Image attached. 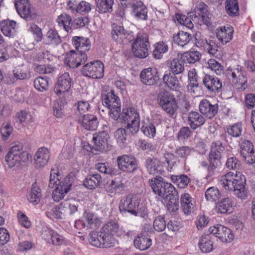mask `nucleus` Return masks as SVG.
Returning <instances> with one entry per match:
<instances>
[{
    "instance_id": "1",
    "label": "nucleus",
    "mask_w": 255,
    "mask_h": 255,
    "mask_svg": "<svg viewBox=\"0 0 255 255\" xmlns=\"http://www.w3.org/2000/svg\"><path fill=\"white\" fill-rule=\"evenodd\" d=\"M115 121L119 120L126 125V128L132 134L136 133L139 129L140 117L137 110L133 108H124L122 113L118 112Z\"/></svg>"
},
{
    "instance_id": "2",
    "label": "nucleus",
    "mask_w": 255,
    "mask_h": 255,
    "mask_svg": "<svg viewBox=\"0 0 255 255\" xmlns=\"http://www.w3.org/2000/svg\"><path fill=\"white\" fill-rule=\"evenodd\" d=\"M224 150V145L220 141H216L212 143L208 156L209 165L207 169V178L215 175L216 169L221 164V153Z\"/></svg>"
},
{
    "instance_id": "3",
    "label": "nucleus",
    "mask_w": 255,
    "mask_h": 255,
    "mask_svg": "<svg viewBox=\"0 0 255 255\" xmlns=\"http://www.w3.org/2000/svg\"><path fill=\"white\" fill-rule=\"evenodd\" d=\"M28 158V153L23 150L21 144L18 143L10 148L5 157V160L8 166L12 168L17 164L27 162Z\"/></svg>"
},
{
    "instance_id": "4",
    "label": "nucleus",
    "mask_w": 255,
    "mask_h": 255,
    "mask_svg": "<svg viewBox=\"0 0 255 255\" xmlns=\"http://www.w3.org/2000/svg\"><path fill=\"white\" fill-rule=\"evenodd\" d=\"M157 101L160 107L170 117H173L178 108L174 96L166 91H161L157 96Z\"/></svg>"
},
{
    "instance_id": "5",
    "label": "nucleus",
    "mask_w": 255,
    "mask_h": 255,
    "mask_svg": "<svg viewBox=\"0 0 255 255\" xmlns=\"http://www.w3.org/2000/svg\"><path fill=\"white\" fill-rule=\"evenodd\" d=\"M150 43L146 34H138L132 44V52L134 56L144 58L149 55Z\"/></svg>"
},
{
    "instance_id": "6",
    "label": "nucleus",
    "mask_w": 255,
    "mask_h": 255,
    "mask_svg": "<svg viewBox=\"0 0 255 255\" xmlns=\"http://www.w3.org/2000/svg\"><path fill=\"white\" fill-rule=\"evenodd\" d=\"M102 103L104 106L107 107L109 110V115L112 119H116L118 116V112H121V101L119 97L116 95L113 90L107 93L102 94Z\"/></svg>"
},
{
    "instance_id": "7",
    "label": "nucleus",
    "mask_w": 255,
    "mask_h": 255,
    "mask_svg": "<svg viewBox=\"0 0 255 255\" xmlns=\"http://www.w3.org/2000/svg\"><path fill=\"white\" fill-rule=\"evenodd\" d=\"M149 183L153 192L163 199H165L175 190L171 183L166 182L160 176L149 180Z\"/></svg>"
},
{
    "instance_id": "8",
    "label": "nucleus",
    "mask_w": 255,
    "mask_h": 255,
    "mask_svg": "<svg viewBox=\"0 0 255 255\" xmlns=\"http://www.w3.org/2000/svg\"><path fill=\"white\" fill-rule=\"evenodd\" d=\"M60 175L57 172H55L53 169L51 170L49 178V187L50 188H56L66 194L70 190L72 185V178L70 176H66L63 180L60 181Z\"/></svg>"
},
{
    "instance_id": "9",
    "label": "nucleus",
    "mask_w": 255,
    "mask_h": 255,
    "mask_svg": "<svg viewBox=\"0 0 255 255\" xmlns=\"http://www.w3.org/2000/svg\"><path fill=\"white\" fill-rule=\"evenodd\" d=\"M82 74L93 79H100L104 76V64L100 61H94L85 64L82 69Z\"/></svg>"
},
{
    "instance_id": "10",
    "label": "nucleus",
    "mask_w": 255,
    "mask_h": 255,
    "mask_svg": "<svg viewBox=\"0 0 255 255\" xmlns=\"http://www.w3.org/2000/svg\"><path fill=\"white\" fill-rule=\"evenodd\" d=\"M233 189L230 190L234 192V194L239 198L245 199L248 196V191L245 187L246 179L245 176L240 172H236V177L233 182Z\"/></svg>"
},
{
    "instance_id": "11",
    "label": "nucleus",
    "mask_w": 255,
    "mask_h": 255,
    "mask_svg": "<svg viewBox=\"0 0 255 255\" xmlns=\"http://www.w3.org/2000/svg\"><path fill=\"white\" fill-rule=\"evenodd\" d=\"M139 202L138 200L132 199L129 196L123 198L119 204V210L121 213L126 212L132 215H137Z\"/></svg>"
},
{
    "instance_id": "12",
    "label": "nucleus",
    "mask_w": 255,
    "mask_h": 255,
    "mask_svg": "<svg viewBox=\"0 0 255 255\" xmlns=\"http://www.w3.org/2000/svg\"><path fill=\"white\" fill-rule=\"evenodd\" d=\"M15 7L21 17L26 21L33 18V14L28 0H15Z\"/></svg>"
},
{
    "instance_id": "13",
    "label": "nucleus",
    "mask_w": 255,
    "mask_h": 255,
    "mask_svg": "<svg viewBox=\"0 0 255 255\" xmlns=\"http://www.w3.org/2000/svg\"><path fill=\"white\" fill-rule=\"evenodd\" d=\"M117 160L119 168L121 170L127 172H133L137 169V161L133 157L124 155L119 156Z\"/></svg>"
},
{
    "instance_id": "14",
    "label": "nucleus",
    "mask_w": 255,
    "mask_h": 255,
    "mask_svg": "<svg viewBox=\"0 0 255 255\" xmlns=\"http://www.w3.org/2000/svg\"><path fill=\"white\" fill-rule=\"evenodd\" d=\"M203 84L207 89L214 94L221 93L223 86L221 80L217 77L205 74L202 80Z\"/></svg>"
},
{
    "instance_id": "15",
    "label": "nucleus",
    "mask_w": 255,
    "mask_h": 255,
    "mask_svg": "<svg viewBox=\"0 0 255 255\" xmlns=\"http://www.w3.org/2000/svg\"><path fill=\"white\" fill-rule=\"evenodd\" d=\"M141 82L146 85L152 86L156 84L159 79V74L156 69L148 68L141 71L139 75Z\"/></svg>"
},
{
    "instance_id": "16",
    "label": "nucleus",
    "mask_w": 255,
    "mask_h": 255,
    "mask_svg": "<svg viewBox=\"0 0 255 255\" xmlns=\"http://www.w3.org/2000/svg\"><path fill=\"white\" fill-rule=\"evenodd\" d=\"M72 83V80L69 73L65 72L61 74L54 88L55 93L58 96H60L62 94L68 92L71 88Z\"/></svg>"
},
{
    "instance_id": "17",
    "label": "nucleus",
    "mask_w": 255,
    "mask_h": 255,
    "mask_svg": "<svg viewBox=\"0 0 255 255\" xmlns=\"http://www.w3.org/2000/svg\"><path fill=\"white\" fill-rule=\"evenodd\" d=\"M41 235L42 238L47 243L55 246L61 245L64 241L63 237L59 235L54 230L48 228H43L42 229Z\"/></svg>"
},
{
    "instance_id": "18",
    "label": "nucleus",
    "mask_w": 255,
    "mask_h": 255,
    "mask_svg": "<svg viewBox=\"0 0 255 255\" xmlns=\"http://www.w3.org/2000/svg\"><path fill=\"white\" fill-rule=\"evenodd\" d=\"M193 14L197 19H201L204 24L211 25L209 20L210 12L208 5L203 2H198L194 8Z\"/></svg>"
},
{
    "instance_id": "19",
    "label": "nucleus",
    "mask_w": 255,
    "mask_h": 255,
    "mask_svg": "<svg viewBox=\"0 0 255 255\" xmlns=\"http://www.w3.org/2000/svg\"><path fill=\"white\" fill-rule=\"evenodd\" d=\"M199 109L202 115L211 119L218 113V104H212L208 100L203 99L199 104Z\"/></svg>"
},
{
    "instance_id": "20",
    "label": "nucleus",
    "mask_w": 255,
    "mask_h": 255,
    "mask_svg": "<svg viewBox=\"0 0 255 255\" xmlns=\"http://www.w3.org/2000/svg\"><path fill=\"white\" fill-rule=\"evenodd\" d=\"M144 164L150 174L155 175L158 177V175L162 174L164 172L163 166L160 161L157 158L148 157L146 159Z\"/></svg>"
},
{
    "instance_id": "21",
    "label": "nucleus",
    "mask_w": 255,
    "mask_h": 255,
    "mask_svg": "<svg viewBox=\"0 0 255 255\" xmlns=\"http://www.w3.org/2000/svg\"><path fill=\"white\" fill-rule=\"evenodd\" d=\"M77 121L83 128L89 130H96L99 125L97 117L93 115H83L79 117Z\"/></svg>"
},
{
    "instance_id": "22",
    "label": "nucleus",
    "mask_w": 255,
    "mask_h": 255,
    "mask_svg": "<svg viewBox=\"0 0 255 255\" xmlns=\"http://www.w3.org/2000/svg\"><path fill=\"white\" fill-rule=\"evenodd\" d=\"M125 184L119 178H115L110 182H108L105 186L107 192L111 197L120 194L125 190Z\"/></svg>"
},
{
    "instance_id": "23",
    "label": "nucleus",
    "mask_w": 255,
    "mask_h": 255,
    "mask_svg": "<svg viewBox=\"0 0 255 255\" xmlns=\"http://www.w3.org/2000/svg\"><path fill=\"white\" fill-rule=\"evenodd\" d=\"M109 137V134L105 131L94 134L92 139L94 142L92 149L99 151H103L107 145Z\"/></svg>"
},
{
    "instance_id": "24",
    "label": "nucleus",
    "mask_w": 255,
    "mask_h": 255,
    "mask_svg": "<svg viewBox=\"0 0 255 255\" xmlns=\"http://www.w3.org/2000/svg\"><path fill=\"white\" fill-rule=\"evenodd\" d=\"M233 27L231 26L221 27L217 29L216 37L220 42L224 45L233 38Z\"/></svg>"
},
{
    "instance_id": "25",
    "label": "nucleus",
    "mask_w": 255,
    "mask_h": 255,
    "mask_svg": "<svg viewBox=\"0 0 255 255\" xmlns=\"http://www.w3.org/2000/svg\"><path fill=\"white\" fill-rule=\"evenodd\" d=\"M80 204L79 200L69 199L62 201L60 203V209L65 216L71 215L78 211Z\"/></svg>"
},
{
    "instance_id": "26",
    "label": "nucleus",
    "mask_w": 255,
    "mask_h": 255,
    "mask_svg": "<svg viewBox=\"0 0 255 255\" xmlns=\"http://www.w3.org/2000/svg\"><path fill=\"white\" fill-rule=\"evenodd\" d=\"M134 247L141 251L148 249L152 244L149 233L144 232L138 235L133 241Z\"/></svg>"
},
{
    "instance_id": "27",
    "label": "nucleus",
    "mask_w": 255,
    "mask_h": 255,
    "mask_svg": "<svg viewBox=\"0 0 255 255\" xmlns=\"http://www.w3.org/2000/svg\"><path fill=\"white\" fill-rule=\"evenodd\" d=\"M50 157V152L46 147L39 148L34 156V164L36 168L44 166Z\"/></svg>"
},
{
    "instance_id": "28",
    "label": "nucleus",
    "mask_w": 255,
    "mask_h": 255,
    "mask_svg": "<svg viewBox=\"0 0 255 255\" xmlns=\"http://www.w3.org/2000/svg\"><path fill=\"white\" fill-rule=\"evenodd\" d=\"M188 124L193 130L203 126L205 123V118L197 112L191 111L188 115Z\"/></svg>"
},
{
    "instance_id": "29",
    "label": "nucleus",
    "mask_w": 255,
    "mask_h": 255,
    "mask_svg": "<svg viewBox=\"0 0 255 255\" xmlns=\"http://www.w3.org/2000/svg\"><path fill=\"white\" fill-rule=\"evenodd\" d=\"M132 13L137 19L146 20L147 18V8L141 1H134L132 4Z\"/></svg>"
},
{
    "instance_id": "30",
    "label": "nucleus",
    "mask_w": 255,
    "mask_h": 255,
    "mask_svg": "<svg viewBox=\"0 0 255 255\" xmlns=\"http://www.w3.org/2000/svg\"><path fill=\"white\" fill-rule=\"evenodd\" d=\"M83 225L87 229H96L101 224V221L97 216L91 212L85 211L83 215Z\"/></svg>"
},
{
    "instance_id": "31",
    "label": "nucleus",
    "mask_w": 255,
    "mask_h": 255,
    "mask_svg": "<svg viewBox=\"0 0 255 255\" xmlns=\"http://www.w3.org/2000/svg\"><path fill=\"white\" fill-rule=\"evenodd\" d=\"M241 154L246 163L249 164L255 163V153L254 151L253 145L250 141H247L244 143V145H242Z\"/></svg>"
},
{
    "instance_id": "32",
    "label": "nucleus",
    "mask_w": 255,
    "mask_h": 255,
    "mask_svg": "<svg viewBox=\"0 0 255 255\" xmlns=\"http://www.w3.org/2000/svg\"><path fill=\"white\" fill-rule=\"evenodd\" d=\"M111 35L113 39L116 42L122 43L124 39L129 36L128 31L122 26L114 23L112 24Z\"/></svg>"
},
{
    "instance_id": "33",
    "label": "nucleus",
    "mask_w": 255,
    "mask_h": 255,
    "mask_svg": "<svg viewBox=\"0 0 255 255\" xmlns=\"http://www.w3.org/2000/svg\"><path fill=\"white\" fill-rule=\"evenodd\" d=\"M174 20H177L179 23L185 25L189 29H192L194 24L193 23H198L197 17L194 16L193 13H190L189 15H186L183 14L176 13L174 18Z\"/></svg>"
},
{
    "instance_id": "34",
    "label": "nucleus",
    "mask_w": 255,
    "mask_h": 255,
    "mask_svg": "<svg viewBox=\"0 0 255 255\" xmlns=\"http://www.w3.org/2000/svg\"><path fill=\"white\" fill-rule=\"evenodd\" d=\"M72 44L77 51L86 52L91 48L90 40L88 38L80 36H74L72 38Z\"/></svg>"
},
{
    "instance_id": "35",
    "label": "nucleus",
    "mask_w": 255,
    "mask_h": 255,
    "mask_svg": "<svg viewBox=\"0 0 255 255\" xmlns=\"http://www.w3.org/2000/svg\"><path fill=\"white\" fill-rule=\"evenodd\" d=\"M231 75L234 79V82H236L237 84L240 86L237 88L241 91L245 90L247 86V80L242 73V67L238 66L237 68L234 69Z\"/></svg>"
},
{
    "instance_id": "36",
    "label": "nucleus",
    "mask_w": 255,
    "mask_h": 255,
    "mask_svg": "<svg viewBox=\"0 0 255 255\" xmlns=\"http://www.w3.org/2000/svg\"><path fill=\"white\" fill-rule=\"evenodd\" d=\"M42 196L41 190L37 185L36 182L33 183L30 190L27 195V200L34 205L38 204Z\"/></svg>"
},
{
    "instance_id": "37",
    "label": "nucleus",
    "mask_w": 255,
    "mask_h": 255,
    "mask_svg": "<svg viewBox=\"0 0 255 255\" xmlns=\"http://www.w3.org/2000/svg\"><path fill=\"white\" fill-rule=\"evenodd\" d=\"M0 28L3 34L8 37L13 36L16 32V23L14 20H4L0 22Z\"/></svg>"
},
{
    "instance_id": "38",
    "label": "nucleus",
    "mask_w": 255,
    "mask_h": 255,
    "mask_svg": "<svg viewBox=\"0 0 255 255\" xmlns=\"http://www.w3.org/2000/svg\"><path fill=\"white\" fill-rule=\"evenodd\" d=\"M180 200L181 205L185 214H189L193 212L195 208V202L189 194L186 193L183 194Z\"/></svg>"
},
{
    "instance_id": "39",
    "label": "nucleus",
    "mask_w": 255,
    "mask_h": 255,
    "mask_svg": "<svg viewBox=\"0 0 255 255\" xmlns=\"http://www.w3.org/2000/svg\"><path fill=\"white\" fill-rule=\"evenodd\" d=\"M101 231H105L113 235H116L120 237L126 234V231L123 228H120L118 223L116 221H111L108 222L101 229Z\"/></svg>"
},
{
    "instance_id": "40",
    "label": "nucleus",
    "mask_w": 255,
    "mask_h": 255,
    "mask_svg": "<svg viewBox=\"0 0 255 255\" xmlns=\"http://www.w3.org/2000/svg\"><path fill=\"white\" fill-rule=\"evenodd\" d=\"M163 81L165 85L170 90L178 91L181 87L179 81L176 76V75L169 73L165 74L162 78Z\"/></svg>"
},
{
    "instance_id": "41",
    "label": "nucleus",
    "mask_w": 255,
    "mask_h": 255,
    "mask_svg": "<svg viewBox=\"0 0 255 255\" xmlns=\"http://www.w3.org/2000/svg\"><path fill=\"white\" fill-rule=\"evenodd\" d=\"M234 206L233 201L229 198H224L216 205L217 212L220 214H228L232 212Z\"/></svg>"
},
{
    "instance_id": "42",
    "label": "nucleus",
    "mask_w": 255,
    "mask_h": 255,
    "mask_svg": "<svg viewBox=\"0 0 255 255\" xmlns=\"http://www.w3.org/2000/svg\"><path fill=\"white\" fill-rule=\"evenodd\" d=\"M193 38L192 35L183 31H179L177 34L173 37L174 43L181 47H184L188 44L192 40Z\"/></svg>"
},
{
    "instance_id": "43",
    "label": "nucleus",
    "mask_w": 255,
    "mask_h": 255,
    "mask_svg": "<svg viewBox=\"0 0 255 255\" xmlns=\"http://www.w3.org/2000/svg\"><path fill=\"white\" fill-rule=\"evenodd\" d=\"M169 71L172 74L178 75L182 74L184 71V62L180 58H174L167 63Z\"/></svg>"
},
{
    "instance_id": "44",
    "label": "nucleus",
    "mask_w": 255,
    "mask_h": 255,
    "mask_svg": "<svg viewBox=\"0 0 255 255\" xmlns=\"http://www.w3.org/2000/svg\"><path fill=\"white\" fill-rule=\"evenodd\" d=\"M96 10L100 13H111L113 10L114 0H95Z\"/></svg>"
},
{
    "instance_id": "45",
    "label": "nucleus",
    "mask_w": 255,
    "mask_h": 255,
    "mask_svg": "<svg viewBox=\"0 0 255 255\" xmlns=\"http://www.w3.org/2000/svg\"><path fill=\"white\" fill-rule=\"evenodd\" d=\"M61 42V39L57 32L54 29H50L43 38V43L47 45H58Z\"/></svg>"
},
{
    "instance_id": "46",
    "label": "nucleus",
    "mask_w": 255,
    "mask_h": 255,
    "mask_svg": "<svg viewBox=\"0 0 255 255\" xmlns=\"http://www.w3.org/2000/svg\"><path fill=\"white\" fill-rule=\"evenodd\" d=\"M199 247L203 253H209L213 250V242L209 235L202 236L198 243Z\"/></svg>"
},
{
    "instance_id": "47",
    "label": "nucleus",
    "mask_w": 255,
    "mask_h": 255,
    "mask_svg": "<svg viewBox=\"0 0 255 255\" xmlns=\"http://www.w3.org/2000/svg\"><path fill=\"white\" fill-rule=\"evenodd\" d=\"M236 177V173L229 172L223 175L220 179V183L226 190H230L233 189L234 182Z\"/></svg>"
},
{
    "instance_id": "48",
    "label": "nucleus",
    "mask_w": 255,
    "mask_h": 255,
    "mask_svg": "<svg viewBox=\"0 0 255 255\" xmlns=\"http://www.w3.org/2000/svg\"><path fill=\"white\" fill-rule=\"evenodd\" d=\"M188 80L187 89L189 91L194 93V88L199 87L198 76L195 69H192L188 72Z\"/></svg>"
},
{
    "instance_id": "49",
    "label": "nucleus",
    "mask_w": 255,
    "mask_h": 255,
    "mask_svg": "<svg viewBox=\"0 0 255 255\" xmlns=\"http://www.w3.org/2000/svg\"><path fill=\"white\" fill-rule=\"evenodd\" d=\"M101 248H108L114 246L116 240L114 238V235L107 232L105 231L101 230Z\"/></svg>"
},
{
    "instance_id": "50",
    "label": "nucleus",
    "mask_w": 255,
    "mask_h": 255,
    "mask_svg": "<svg viewBox=\"0 0 255 255\" xmlns=\"http://www.w3.org/2000/svg\"><path fill=\"white\" fill-rule=\"evenodd\" d=\"M71 16L66 13H62L57 19V22L60 27H63L67 32H71V26L73 25Z\"/></svg>"
},
{
    "instance_id": "51",
    "label": "nucleus",
    "mask_w": 255,
    "mask_h": 255,
    "mask_svg": "<svg viewBox=\"0 0 255 255\" xmlns=\"http://www.w3.org/2000/svg\"><path fill=\"white\" fill-rule=\"evenodd\" d=\"M153 46L154 48L152 52V55L157 59L162 58L163 54L167 52L168 50V45L163 41L156 43Z\"/></svg>"
},
{
    "instance_id": "52",
    "label": "nucleus",
    "mask_w": 255,
    "mask_h": 255,
    "mask_svg": "<svg viewBox=\"0 0 255 255\" xmlns=\"http://www.w3.org/2000/svg\"><path fill=\"white\" fill-rule=\"evenodd\" d=\"M225 9L230 16L239 15V6L238 0H226Z\"/></svg>"
},
{
    "instance_id": "53",
    "label": "nucleus",
    "mask_w": 255,
    "mask_h": 255,
    "mask_svg": "<svg viewBox=\"0 0 255 255\" xmlns=\"http://www.w3.org/2000/svg\"><path fill=\"white\" fill-rule=\"evenodd\" d=\"M102 179L99 174L88 175L83 182V185L88 189L95 188L99 184Z\"/></svg>"
},
{
    "instance_id": "54",
    "label": "nucleus",
    "mask_w": 255,
    "mask_h": 255,
    "mask_svg": "<svg viewBox=\"0 0 255 255\" xmlns=\"http://www.w3.org/2000/svg\"><path fill=\"white\" fill-rule=\"evenodd\" d=\"M172 181L180 188L186 187L191 179L185 174L173 175L171 177Z\"/></svg>"
},
{
    "instance_id": "55",
    "label": "nucleus",
    "mask_w": 255,
    "mask_h": 255,
    "mask_svg": "<svg viewBox=\"0 0 255 255\" xmlns=\"http://www.w3.org/2000/svg\"><path fill=\"white\" fill-rule=\"evenodd\" d=\"M217 237L222 242L231 243L234 239V235L230 229L220 226V231Z\"/></svg>"
},
{
    "instance_id": "56",
    "label": "nucleus",
    "mask_w": 255,
    "mask_h": 255,
    "mask_svg": "<svg viewBox=\"0 0 255 255\" xmlns=\"http://www.w3.org/2000/svg\"><path fill=\"white\" fill-rule=\"evenodd\" d=\"M168 199V202L167 203V207L168 210L170 212H175L178 209V193L175 190L170 194L166 198Z\"/></svg>"
},
{
    "instance_id": "57",
    "label": "nucleus",
    "mask_w": 255,
    "mask_h": 255,
    "mask_svg": "<svg viewBox=\"0 0 255 255\" xmlns=\"http://www.w3.org/2000/svg\"><path fill=\"white\" fill-rule=\"evenodd\" d=\"M201 54L199 52L190 51L185 52L181 55V58L184 63H194L200 60Z\"/></svg>"
},
{
    "instance_id": "58",
    "label": "nucleus",
    "mask_w": 255,
    "mask_h": 255,
    "mask_svg": "<svg viewBox=\"0 0 255 255\" xmlns=\"http://www.w3.org/2000/svg\"><path fill=\"white\" fill-rule=\"evenodd\" d=\"M74 50H71L67 53L64 60V63L68 67L72 68H77L79 66V62H76L77 58L79 57Z\"/></svg>"
},
{
    "instance_id": "59",
    "label": "nucleus",
    "mask_w": 255,
    "mask_h": 255,
    "mask_svg": "<svg viewBox=\"0 0 255 255\" xmlns=\"http://www.w3.org/2000/svg\"><path fill=\"white\" fill-rule=\"evenodd\" d=\"M49 85L48 79L47 77H39L34 81L35 88L40 92L48 90Z\"/></svg>"
},
{
    "instance_id": "60",
    "label": "nucleus",
    "mask_w": 255,
    "mask_h": 255,
    "mask_svg": "<svg viewBox=\"0 0 255 255\" xmlns=\"http://www.w3.org/2000/svg\"><path fill=\"white\" fill-rule=\"evenodd\" d=\"M90 104L88 102L80 101L74 105L73 107L75 111V114L81 117L84 113L88 111L90 108Z\"/></svg>"
},
{
    "instance_id": "61",
    "label": "nucleus",
    "mask_w": 255,
    "mask_h": 255,
    "mask_svg": "<svg viewBox=\"0 0 255 255\" xmlns=\"http://www.w3.org/2000/svg\"><path fill=\"white\" fill-rule=\"evenodd\" d=\"M13 76L15 78L19 80H24L30 76L28 68L24 66H18L13 71Z\"/></svg>"
},
{
    "instance_id": "62",
    "label": "nucleus",
    "mask_w": 255,
    "mask_h": 255,
    "mask_svg": "<svg viewBox=\"0 0 255 255\" xmlns=\"http://www.w3.org/2000/svg\"><path fill=\"white\" fill-rule=\"evenodd\" d=\"M205 197L208 201H216L221 197V193L217 188L210 187L205 192Z\"/></svg>"
},
{
    "instance_id": "63",
    "label": "nucleus",
    "mask_w": 255,
    "mask_h": 255,
    "mask_svg": "<svg viewBox=\"0 0 255 255\" xmlns=\"http://www.w3.org/2000/svg\"><path fill=\"white\" fill-rule=\"evenodd\" d=\"M101 237V231H91L88 236L89 243L93 246L97 248H101L102 243L101 242V239H100Z\"/></svg>"
},
{
    "instance_id": "64",
    "label": "nucleus",
    "mask_w": 255,
    "mask_h": 255,
    "mask_svg": "<svg viewBox=\"0 0 255 255\" xmlns=\"http://www.w3.org/2000/svg\"><path fill=\"white\" fill-rule=\"evenodd\" d=\"M192 133L190 128L188 127L181 128L177 134V139L179 141H184L190 137Z\"/></svg>"
}]
</instances>
